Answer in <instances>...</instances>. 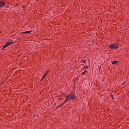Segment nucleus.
<instances>
[{
	"label": "nucleus",
	"instance_id": "obj_1",
	"mask_svg": "<svg viewBox=\"0 0 129 129\" xmlns=\"http://www.w3.org/2000/svg\"><path fill=\"white\" fill-rule=\"evenodd\" d=\"M74 99H75V96L73 94H70L67 96L64 103L68 102L69 100H74Z\"/></svg>",
	"mask_w": 129,
	"mask_h": 129
},
{
	"label": "nucleus",
	"instance_id": "obj_2",
	"mask_svg": "<svg viewBox=\"0 0 129 129\" xmlns=\"http://www.w3.org/2000/svg\"><path fill=\"white\" fill-rule=\"evenodd\" d=\"M110 49H117L118 48V46L111 44L109 46Z\"/></svg>",
	"mask_w": 129,
	"mask_h": 129
},
{
	"label": "nucleus",
	"instance_id": "obj_3",
	"mask_svg": "<svg viewBox=\"0 0 129 129\" xmlns=\"http://www.w3.org/2000/svg\"><path fill=\"white\" fill-rule=\"evenodd\" d=\"M6 5L5 1H0V8H3Z\"/></svg>",
	"mask_w": 129,
	"mask_h": 129
},
{
	"label": "nucleus",
	"instance_id": "obj_4",
	"mask_svg": "<svg viewBox=\"0 0 129 129\" xmlns=\"http://www.w3.org/2000/svg\"><path fill=\"white\" fill-rule=\"evenodd\" d=\"M31 32V31H25V32H22V34H30Z\"/></svg>",
	"mask_w": 129,
	"mask_h": 129
},
{
	"label": "nucleus",
	"instance_id": "obj_5",
	"mask_svg": "<svg viewBox=\"0 0 129 129\" xmlns=\"http://www.w3.org/2000/svg\"><path fill=\"white\" fill-rule=\"evenodd\" d=\"M64 102H65V101H63L62 103H61L60 104H59L58 105V107H60L62 106V105H63L64 104H65V103H64Z\"/></svg>",
	"mask_w": 129,
	"mask_h": 129
},
{
	"label": "nucleus",
	"instance_id": "obj_6",
	"mask_svg": "<svg viewBox=\"0 0 129 129\" xmlns=\"http://www.w3.org/2000/svg\"><path fill=\"white\" fill-rule=\"evenodd\" d=\"M14 42L13 41H9L7 43V44H8V46H10V45H11V44H13Z\"/></svg>",
	"mask_w": 129,
	"mask_h": 129
},
{
	"label": "nucleus",
	"instance_id": "obj_7",
	"mask_svg": "<svg viewBox=\"0 0 129 129\" xmlns=\"http://www.w3.org/2000/svg\"><path fill=\"white\" fill-rule=\"evenodd\" d=\"M117 62H118V61H117L116 60H114L112 62V65H115V64H116V63H117Z\"/></svg>",
	"mask_w": 129,
	"mask_h": 129
},
{
	"label": "nucleus",
	"instance_id": "obj_8",
	"mask_svg": "<svg viewBox=\"0 0 129 129\" xmlns=\"http://www.w3.org/2000/svg\"><path fill=\"white\" fill-rule=\"evenodd\" d=\"M8 46H9V45L8 44V43H7L6 45L3 46V47H4V48H6V47H8Z\"/></svg>",
	"mask_w": 129,
	"mask_h": 129
},
{
	"label": "nucleus",
	"instance_id": "obj_9",
	"mask_svg": "<svg viewBox=\"0 0 129 129\" xmlns=\"http://www.w3.org/2000/svg\"><path fill=\"white\" fill-rule=\"evenodd\" d=\"M45 78H46V77H45V76H43V77H42V79H41V81H42V80H44Z\"/></svg>",
	"mask_w": 129,
	"mask_h": 129
},
{
	"label": "nucleus",
	"instance_id": "obj_10",
	"mask_svg": "<svg viewBox=\"0 0 129 129\" xmlns=\"http://www.w3.org/2000/svg\"><path fill=\"white\" fill-rule=\"evenodd\" d=\"M84 69H87L88 68V66H84Z\"/></svg>",
	"mask_w": 129,
	"mask_h": 129
},
{
	"label": "nucleus",
	"instance_id": "obj_11",
	"mask_svg": "<svg viewBox=\"0 0 129 129\" xmlns=\"http://www.w3.org/2000/svg\"><path fill=\"white\" fill-rule=\"evenodd\" d=\"M82 62L83 63H86V60H83Z\"/></svg>",
	"mask_w": 129,
	"mask_h": 129
},
{
	"label": "nucleus",
	"instance_id": "obj_12",
	"mask_svg": "<svg viewBox=\"0 0 129 129\" xmlns=\"http://www.w3.org/2000/svg\"><path fill=\"white\" fill-rule=\"evenodd\" d=\"M47 75H48V74L46 73L43 76H44L46 77Z\"/></svg>",
	"mask_w": 129,
	"mask_h": 129
},
{
	"label": "nucleus",
	"instance_id": "obj_13",
	"mask_svg": "<svg viewBox=\"0 0 129 129\" xmlns=\"http://www.w3.org/2000/svg\"><path fill=\"white\" fill-rule=\"evenodd\" d=\"M47 75H48V74L46 73L43 76H44L46 77Z\"/></svg>",
	"mask_w": 129,
	"mask_h": 129
},
{
	"label": "nucleus",
	"instance_id": "obj_14",
	"mask_svg": "<svg viewBox=\"0 0 129 129\" xmlns=\"http://www.w3.org/2000/svg\"><path fill=\"white\" fill-rule=\"evenodd\" d=\"M85 75V72H84L82 73V75Z\"/></svg>",
	"mask_w": 129,
	"mask_h": 129
},
{
	"label": "nucleus",
	"instance_id": "obj_15",
	"mask_svg": "<svg viewBox=\"0 0 129 129\" xmlns=\"http://www.w3.org/2000/svg\"><path fill=\"white\" fill-rule=\"evenodd\" d=\"M84 72H85V73H87V70H85Z\"/></svg>",
	"mask_w": 129,
	"mask_h": 129
},
{
	"label": "nucleus",
	"instance_id": "obj_16",
	"mask_svg": "<svg viewBox=\"0 0 129 129\" xmlns=\"http://www.w3.org/2000/svg\"><path fill=\"white\" fill-rule=\"evenodd\" d=\"M46 73H47V74H48V73H49V71H47Z\"/></svg>",
	"mask_w": 129,
	"mask_h": 129
},
{
	"label": "nucleus",
	"instance_id": "obj_17",
	"mask_svg": "<svg viewBox=\"0 0 129 129\" xmlns=\"http://www.w3.org/2000/svg\"><path fill=\"white\" fill-rule=\"evenodd\" d=\"M111 97H112V99H113V95L111 96Z\"/></svg>",
	"mask_w": 129,
	"mask_h": 129
},
{
	"label": "nucleus",
	"instance_id": "obj_18",
	"mask_svg": "<svg viewBox=\"0 0 129 129\" xmlns=\"http://www.w3.org/2000/svg\"><path fill=\"white\" fill-rule=\"evenodd\" d=\"M6 8H9V7H8V6H7Z\"/></svg>",
	"mask_w": 129,
	"mask_h": 129
}]
</instances>
